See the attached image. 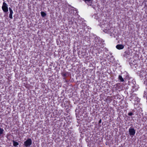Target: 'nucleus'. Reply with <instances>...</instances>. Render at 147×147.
<instances>
[{"label": "nucleus", "instance_id": "nucleus-9", "mask_svg": "<svg viewBox=\"0 0 147 147\" xmlns=\"http://www.w3.org/2000/svg\"><path fill=\"white\" fill-rule=\"evenodd\" d=\"M4 131V129L0 127V137L1 135L3 134Z\"/></svg>", "mask_w": 147, "mask_h": 147}, {"label": "nucleus", "instance_id": "nucleus-3", "mask_svg": "<svg viewBox=\"0 0 147 147\" xmlns=\"http://www.w3.org/2000/svg\"><path fill=\"white\" fill-rule=\"evenodd\" d=\"M124 47V46L121 44L118 45L116 46V48L119 50L122 49H123Z\"/></svg>", "mask_w": 147, "mask_h": 147}, {"label": "nucleus", "instance_id": "nucleus-1", "mask_svg": "<svg viewBox=\"0 0 147 147\" xmlns=\"http://www.w3.org/2000/svg\"><path fill=\"white\" fill-rule=\"evenodd\" d=\"M2 8L3 11L5 12H7L8 11L7 5L5 2L3 3Z\"/></svg>", "mask_w": 147, "mask_h": 147}, {"label": "nucleus", "instance_id": "nucleus-17", "mask_svg": "<svg viewBox=\"0 0 147 147\" xmlns=\"http://www.w3.org/2000/svg\"><path fill=\"white\" fill-rule=\"evenodd\" d=\"M146 8H147V7H146Z\"/></svg>", "mask_w": 147, "mask_h": 147}, {"label": "nucleus", "instance_id": "nucleus-8", "mask_svg": "<svg viewBox=\"0 0 147 147\" xmlns=\"http://www.w3.org/2000/svg\"><path fill=\"white\" fill-rule=\"evenodd\" d=\"M32 140L30 138H28V146L32 144Z\"/></svg>", "mask_w": 147, "mask_h": 147}, {"label": "nucleus", "instance_id": "nucleus-6", "mask_svg": "<svg viewBox=\"0 0 147 147\" xmlns=\"http://www.w3.org/2000/svg\"><path fill=\"white\" fill-rule=\"evenodd\" d=\"M13 144L14 146L16 147L19 145V143L17 142H16L13 140Z\"/></svg>", "mask_w": 147, "mask_h": 147}, {"label": "nucleus", "instance_id": "nucleus-10", "mask_svg": "<svg viewBox=\"0 0 147 147\" xmlns=\"http://www.w3.org/2000/svg\"><path fill=\"white\" fill-rule=\"evenodd\" d=\"M41 15L42 17H44L47 15L46 13L44 12L41 11Z\"/></svg>", "mask_w": 147, "mask_h": 147}, {"label": "nucleus", "instance_id": "nucleus-7", "mask_svg": "<svg viewBox=\"0 0 147 147\" xmlns=\"http://www.w3.org/2000/svg\"><path fill=\"white\" fill-rule=\"evenodd\" d=\"M118 78L121 82H123L124 81V80L121 76L119 75L118 77Z\"/></svg>", "mask_w": 147, "mask_h": 147}, {"label": "nucleus", "instance_id": "nucleus-2", "mask_svg": "<svg viewBox=\"0 0 147 147\" xmlns=\"http://www.w3.org/2000/svg\"><path fill=\"white\" fill-rule=\"evenodd\" d=\"M129 132L131 136H134L135 134L136 130L134 128L130 127L129 129Z\"/></svg>", "mask_w": 147, "mask_h": 147}, {"label": "nucleus", "instance_id": "nucleus-13", "mask_svg": "<svg viewBox=\"0 0 147 147\" xmlns=\"http://www.w3.org/2000/svg\"><path fill=\"white\" fill-rule=\"evenodd\" d=\"M67 75V74L66 73L63 74L62 75V76L63 77H65Z\"/></svg>", "mask_w": 147, "mask_h": 147}, {"label": "nucleus", "instance_id": "nucleus-4", "mask_svg": "<svg viewBox=\"0 0 147 147\" xmlns=\"http://www.w3.org/2000/svg\"><path fill=\"white\" fill-rule=\"evenodd\" d=\"M10 13L9 14V18L12 19L13 18L12 14L13 13V11L11 8L10 7L9 8Z\"/></svg>", "mask_w": 147, "mask_h": 147}, {"label": "nucleus", "instance_id": "nucleus-5", "mask_svg": "<svg viewBox=\"0 0 147 147\" xmlns=\"http://www.w3.org/2000/svg\"><path fill=\"white\" fill-rule=\"evenodd\" d=\"M112 98L113 97L112 96H107V98L106 99V100L108 102H110L112 100V99H113Z\"/></svg>", "mask_w": 147, "mask_h": 147}, {"label": "nucleus", "instance_id": "nucleus-12", "mask_svg": "<svg viewBox=\"0 0 147 147\" xmlns=\"http://www.w3.org/2000/svg\"><path fill=\"white\" fill-rule=\"evenodd\" d=\"M133 115V113L132 112H130L128 113V115L129 116H131Z\"/></svg>", "mask_w": 147, "mask_h": 147}, {"label": "nucleus", "instance_id": "nucleus-15", "mask_svg": "<svg viewBox=\"0 0 147 147\" xmlns=\"http://www.w3.org/2000/svg\"><path fill=\"white\" fill-rule=\"evenodd\" d=\"M101 119H100L99 120V121H98V123H101Z\"/></svg>", "mask_w": 147, "mask_h": 147}, {"label": "nucleus", "instance_id": "nucleus-16", "mask_svg": "<svg viewBox=\"0 0 147 147\" xmlns=\"http://www.w3.org/2000/svg\"><path fill=\"white\" fill-rule=\"evenodd\" d=\"M85 1H87L88 2L90 1L91 0H83Z\"/></svg>", "mask_w": 147, "mask_h": 147}, {"label": "nucleus", "instance_id": "nucleus-11", "mask_svg": "<svg viewBox=\"0 0 147 147\" xmlns=\"http://www.w3.org/2000/svg\"><path fill=\"white\" fill-rule=\"evenodd\" d=\"M28 140H27L24 142V145L26 147L28 146Z\"/></svg>", "mask_w": 147, "mask_h": 147}, {"label": "nucleus", "instance_id": "nucleus-14", "mask_svg": "<svg viewBox=\"0 0 147 147\" xmlns=\"http://www.w3.org/2000/svg\"><path fill=\"white\" fill-rule=\"evenodd\" d=\"M120 85V84H116L115 85V86H116V87L115 88H116L119 85Z\"/></svg>", "mask_w": 147, "mask_h": 147}]
</instances>
